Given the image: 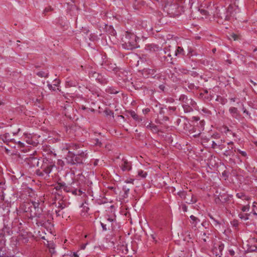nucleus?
I'll use <instances>...</instances> for the list:
<instances>
[{"mask_svg":"<svg viewBox=\"0 0 257 257\" xmlns=\"http://www.w3.org/2000/svg\"><path fill=\"white\" fill-rule=\"evenodd\" d=\"M236 196L238 198L241 199L243 200L248 201L250 199V197H248L247 196H246L244 194V193H242V192H240V193H236Z\"/></svg>","mask_w":257,"mask_h":257,"instance_id":"nucleus-10","label":"nucleus"},{"mask_svg":"<svg viewBox=\"0 0 257 257\" xmlns=\"http://www.w3.org/2000/svg\"><path fill=\"white\" fill-rule=\"evenodd\" d=\"M216 146H217V144L214 141H213L212 142V147L213 148H215Z\"/></svg>","mask_w":257,"mask_h":257,"instance_id":"nucleus-37","label":"nucleus"},{"mask_svg":"<svg viewBox=\"0 0 257 257\" xmlns=\"http://www.w3.org/2000/svg\"><path fill=\"white\" fill-rule=\"evenodd\" d=\"M88 242H87L86 243H84V244H82L81 245V248L82 249H84L86 247V246L87 245V244H88Z\"/></svg>","mask_w":257,"mask_h":257,"instance_id":"nucleus-31","label":"nucleus"},{"mask_svg":"<svg viewBox=\"0 0 257 257\" xmlns=\"http://www.w3.org/2000/svg\"><path fill=\"white\" fill-rule=\"evenodd\" d=\"M190 218L191 220V223L193 225L194 227H196L197 224L199 222H200V220L198 218L194 216V215H191Z\"/></svg>","mask_w":257,"mask_h":257,"instance_id":"nucleus-11","label":"nucleus"},{"mask_svg":"<svg viewBox=\"0 0 257 257\" xmlns=\"http://www.w3.org/2000/svg\"><path fill=\"white\" fill-rule=\"evenodd\" d=\"M85 152L86 151H78L76 154H74L69 151L66 157L67 163L72 165L82 163L83 159L86 157L87 154Z\"/></svg>","mask_w":257,"mask_h":257,"instance_id":"nucleus-4","label":"nucleus"},{"mask_svg":"<svg viewBox=\"0 0 257 257\" xmlns=\"http://www.w3.org/2000/svg\"><path fill=\"white\" fill-rule=\"evenodd\" d=\"M231 37L234 40H236L238 39V36L235 34H232L231 35Z\"/></svg>","mask_w":257,"mask_h":257,"instance_id":"nucleus-25","label":"nucleus"},{"mask_svg":"<svg viewBox=\"0 0 257 257\" xmlns=\"http://www.w3.org/2000/svg\"><path fill=\"white\" fill-rule=\"evenodd\" d=\"M233 9L234 6L229 5L227 10L226 15H224L223 17L221 16V18H224L225 20H229L230 17H234Z\"/></svg>","mask_w":257,"mask_h":257,"instance_id":"nucleus-7","label":"nucleus"},{"mask_svg":"<svg viewBox=\"0 0 257 257\" xmlns=\"http://www.w3.org/2000/svg\"><path fill=\"white\" fill-rule=\"evenodd\" d=\"M163 87L162 86H160V88H161V89H163Z\"/></svg>","mask_w":257,"mask_h":257,"instance_id":"nucleus-50","label":"nucleus"},{"mask_svg":"<svg viewBox=\"0 0 257 257\" xmlns=\"http://www.w3.org/2000/svg\"><path fill=\"white\" fill-rule=\"evenodd\" d=\"M52 10V9L51 7H49L47 8H46L45 10H44V14H46L47 12L51 11Z\"/></svg>","mask_w":257,"mask_h":257,"instance_id":"nucleus-23","label":"nucleus"},{"mask_svg":"<svg viewBox=\"0 0 257 257\" xmlns=\"http://www.w3.org/2000/svg\"><path fill=\"white\" fill-rule=\"evenodd\" d=\"M64 207H65V205H63L62 204L60 203H58V209H59L60 210V209H62L64 208Z\"/></svg>","mask_w":257,"mask_h":257,"instance_id":"nucleus-26","label":"nucleus"},{"mask_svg":"<svg viewBox=\"0 0 257 257\" xmlns=\"http://www.w3.org/2000/svg\"><path fill=\"white\" fill-rule=\"evenodd\" d=\"M148 174L146 172H144L142 170H139L138 171V176L142 178H145Z\"/></svg>","mask_w":257,"mask_h":257,"instance_id":"nucleus-13","label":"nucleus"},{"mask_svg":"<svg viewBox=\"0 0 257 257\" xmlns=\"http://www.w3.org/2000/svg\"><path fill=\"white\" fill-rule=\"evenodd\" d=\"M170 49H168V48H165L164 52V53L167 54V57H170L171 56V54L170 53Z\"/></svg>","mask_w":257,"mask_h":257,"instance_id":"nucleus-22","label":"nucleus"},{"mask_svg":"<svg viewBox=\"0 0 257 257\" xmlns=\"http://www.w3.org/2000/svg\"><path fill=\"white\" fill-rule=\"evenodd\" d=\"M240 154L244 157H245L246 156V153L244 151H240Z\"/></svg>","mask_w":257,"mask_h":257,"instance_id":"nucleus-33","label":"nucleus"},{"mask_svg":"<svg viewBox=\"0 0 257 257\" xmlns=\"http://www.w3.org/2000/svg\"><path fill=\"white\" fill-rule=\"evenodd\" d=\"M139 38L134 33L126 32L122 38V46L127 50H132L138 47V41Z\"/></svg>","mask_w":257,"mask_h":257,"instance_id":"nucleus-2","label":"nucleus"},{"mask_svg":"<svg viewBox=\"0 0 257 257\" xmlns=\"http://www.w3.org/2000/svg\"><path fill=\"white\" fill-rule=\"evenodd\" d=\"M209 216L210 217V218L213 220V221L214 222V224L215 225H218V222L216 220H215V219L212 217V215H209Z\"/></svg>","mask_w":257,"mask_h":257,"instance_id":"nucleus-24","label":"nucleus"},{"mask_svg":"<svg viewBox=\"0 0 257 257\" xmlns=\"http://www.w3.org/2000/svg\"><path fill=\"white\" fill-rule=\"evenodd\" d=\"M37 75L41 77H46L48 76V73L42 71L38 72Z\"/></svg>","mask_w":257,"mask_h":257,"instance_id":"nucleus-19","label":"nucleus"},{"mask_svg":"<svg viewBox=\"0 0 257 257\" xmlns=\"http://www.w3.org/2000/svg\"><path fill=\"white\" fill-rule=\"evenodd\" d=\"M230 148H231V149H233V146H231Z\"/></svg>","mask_w":257,"mask_h":257,"instance_id":"nucleus-49","label":"nucleus"},{"mask_svg":"<svg viewBox=\"0 0 257 257\" xmlns=\"http://www.w3.org/2000/svg\"><path fill=\"white\" fill-rule=\"evenodd\" d=\"M180 54H184V50L181 47H178L177 49L175 51V55L177 56Z\"/></svg>","mask_w":257,"mask_h":257,"instance_id":"nucleus-15","label":"nucleus"},{"mask_svg":"<svg viewBox=\"0 0 257 257\" xmlns=\"http://www.w3.org/2000/svg\"><path fill=\"white\" fill-rule=\"evenodd\" d=\"M249 215V214H248V213H240L238 214L239 217L241 219L243 220H246L248 219Z\"/></svg>","mask_w":257,"mask_h":257,"instance_id":"nucleus-14","label":"nucleus"},{"mask_svg":"<svg viewBox=\"0 0 257 257\" xmlns=\"http://www.w3.org/2000/svg\"><path fill=\"white\" fill-rule=\"evenodd\" d=\"M250 82L253 84V85H256V83H255L254 81H253L252 80H250Z\"/></svg>","mask_w":257,"mask_h":257,"instance_id":"nucleus-43","label":"nucleus"},{"mask_svg":"<svg viewBox=\"0 0 257 257\" xmlns=\"http://www.w3.org/2000/svg\"><path fill=\"white\" fill-rule=\"evenodd\" d=\"M109 220L110 221H112V219H109Z\"/></svg>","mask_w":257,"mask_h":257,"instance_id":"nucleus-52","label":"nucleus"},{"mask_svg":"<svg viewBox=\"0 0 257 257\" xmlns=\"http://www.w3.org/2000/svg\"><path fill=\"white\" fill-rule=\"evenodd\" d=\"M130 114L134 119L138 121L142 120V119L140 118L139 116L135 113V111H131Z\"/></svg>","mask_w":257,"mask_h":257,"instance_id":"nucleus-17","label":"nucleus"},{"mask_svg":"<svg viewBox=\"0 0 257 257\" xmlns=\"http://www.w3.org/2000/svg\"><path fill=\"white\" fill-rule=\"evenodd\" d=\"M72 257H78V255L74 253Z\"/></svg>","mask_w":257,"mask_h":257,"instance_id":"nucleus-42","label":"nucleus"},{"mask_svg":"<svg viewBox=\"0 0 257 257\" xmlns=\"http://www.w3.org/2000/svg\"><path fill=\"white\" fill-rule=\"evenodd\" d=\"M134 182V180L133 179H132L130 181H127V183H133Z\"/></svg>","mask_w":257,"mask_h":257,"instance_id":"nucleus-44","label":"nucleus"},{"mask_svg":"<svg viewBox=\"0 0 257 257\" xmlns=\"http://www.w3.org/2000/svg\"><path fill=\"white\" fill-rule=\"evenodd\" d=\"M122 171H129L132 169V164L127 160L123 159L121 164L119 165Z\"/></svg>","mask_w":257,"mask_h":257,"instance_id":"nucleus-6","label":"nucleus"},{"mask_svg":"<svg viewBox=\"0 0 257 257\" xmlns=\"http://www.w3.org/2000/svg\"><path fill=\"white\" fill-rule=\"evenodd\" d=\"M249 209L250 206L249 203H248L247 205L242 206L241 208V210L242 212H248L249 211Z\"/></svg>","mask_w":257,"mask_h":257,"instance_id":"nucleus-16","label":"nucleus"},{"mask_svg":"<svg viewBox=\"0 0 257 257\" xmlns=\"http://www.w3.org/2000/svg\"><path fill=\"white\" fill-rule=\"evenodd\" d=\"M18 145L20 147H23L24 146V143L20 141L18 142Z\"/></svg>","mask_w":257,"mask_h":257,"instance_id":"nucleus-32","label":"nucleus"},{"mask_svg":"<svg viewBox=\"0 0 257 257\" xmlns=\"http://www.w3.org/2000/svg\"><path fill=\"white\" fill-rule=\"evenodd\" d=\"M150 109L149 108H145V109L143 110V112L145 114L148 113L149 112H150Z\"/></svg>","mask_w":257,"mask_h":257,"instance_id":"nucleus-29","label":"nucleus"},{"mask_svg":"<svg viewBox=\"0 0 257 257\" xmlns=\"http://www.w3.org/2000/svg\"><path fill=\"white\" fill-rule=\"evenodd\" d=\"M243 112L248 114V111L246 109L243 110Z\"/></svg>","mask_w":257,"mask_h":257,"instance_id":"nucleus-45","label":"nucleus"},{"mask_svg":"<svg viewBox=\"0 0 257 257\" xmlns=\"http://www.w3.org/2000/svg\"><path fill=\"white\" fill-rule=\"evenodd\" d=\"M69 147L71 148L72 149L77 150L78 149H79L81 147V146H80V145H79V144H73L71 145H70L69 146Z\"/></svg>","mask_w":257,"mask_h":257,"instance_id":"nucleus-21","label":"nucleus"},{"mask_svg":"<svg viewBox=\"0 0 257 257\" xmlns=\"http://www.w3.org/2000/svg\"><path fill=\"white\" fill-rule=\"evenodd\" d=\"M201 130H199V132L198 133L193 135V136L194 137H198L201 134Z\"/></svg>","mask_w":257,"mask_h":257,"instance_id":"nucleus-35","label":"nucleus"},{"mask_svg":"<svg viewBox=\"0 0 257 257\" xmlns=\"http://www.w3.org/2000/svg\"><path fill=\"white\" fill-rule=\"evenodd\" d=\"M169 109H170V110H173V111H174V110L176 109V108H175V107H170L169 108Z\"/></svg>","mask_w":257,"mask_h":257,"instance_id":"nucleus-40","label":"nucleus"},{"mask_svg":"<svg viewBox=\"0 0 257 257\" xmlns=\"http://www.w3.org/2000/svg\"><path fill=\"white\" fill-rule=\"evenodd\" d=\"M179 100L181 101L182 107L184 111L189 112L192 110V107H195L196 103L191 98H188L185 95H181L179 97Z\"/></svg>","mask_w":257,"mask_h":257,"instance_id":"nucleus-5","label":"nucleus"},{"mask_svg":"<svg viewBox=\"0 0 257 257\" xmlns=\"http://www.w3.org/2000/svg\"><path fill=\"white\" fill-rule=\"evenodd\" d=\"M60 212V209L58 210H56L55 211V212H56V213L57 216H60V214H59Z\"/></svg>","mask_w":257,"mask_h":257,"instance_id":"nucleus-38","label":"nucleus"},{"mask_svg":"<svg viewBox=\"0 0 257 257\" xmlns=\"http://www.w3.org/2000/svg\"><path fill=\"white\" fill-rule=\"evenodd\" d=\"M93 143L95 146H97L100 147H101L102 145V143L99 141L98 139H94Z\"/></svg>","mask_w":257,"mask_h":257,"instance_id":"nucleus-20","label":"nucleus"},{"mask_svg":"<svg viewBox=\"0 0 257 257\" xmlns=\"http://www.w3.org/2000/svg\"><path fill=\"white\" fill-rule=\"evenodd\" d=\"M48 87L49 88L50 90H55V88L56 87L55 86H53L51 84H48Z\"/></svg>","mask_w":257,"mask_h":257,"instance_id":"nucleus-28","label":"nucleus"},{"mask_svg":"<svg viewBox=\"0 0 257 257\" xmlns=\"http://www.w3.org/2000/svg\"><path fill=\"white\" fill-rule=\"evenodd\" d=\"M233 197L231 195L223 194L220 195V200H223L224 202H227Z\"/></svg>","mask_w":257,"mask_h":257,"instance_id":"nucleus-12","label":"nucleus"},{"mask_svg":"<svg viewBox=\"0 0 257 257\" xmlns=\"http://www.w3.org/2000/svg\"><path fill=\"white\" fill-rule=\"evenodd\" d=\"M24 137V139L26 140V142L28 144L34 145L36 144V143L33 140L31 134H25Z\"/></svg>","mask_w":257,"mask_h":257,"instance_id":"nucleus-9","label":"nucleus"},{"mask_svg":"<svg viewBox=\"0 0 257 257\" xmlns=\"http://www.w3.org/2000/svg\"><path fill=\"white\" fill-rule=\"evenodd\" d=\"M56 168V167L54 163L51 160L45 159L43 161L41 169L37 170L36 173L38 176L45 179H47L49 178L50 174L52 172L53 169Z\"/></svg>","mask_w":257,"mask_h":257,"instance_id":"nucleus-3","label":"nucleus"},{"mask_svg":"<svg viewBox=\"0 0 257 257\" xmlns=\"http://www.w3.org/2000/svg\"><path fill=\"white\" fill-rule=\"evenodd\" d=\"M87 237V235H85L84 237L86 238Z\"/></svg>","mask_w":257,"mask_h":257,"instance_id":"nucleus-51","label":"nucleus"},{"mask_svg":"<svg viewBox=\"0 0 257 257\" xmlns=\"http://www.w3.org/2000/svg\"><path fill=\"white\" fill-rule=\"evenodd\" d=\"M200 125H201V127H202L201 130H203V126L204 125V121H201L200 122Z\"/></svg>","mask_w":257,"mask_h":257,"instance_id":"nucleus-34","label":"nucleus"},{"mask_svg":"<svg viewBox=\"0 0 257 257\" xmlns=\"http://www.w3.org/2000/svg\"><path fill=\"white\" fill-rule=\"evenodd\" d=\"M229 111L232 116L234 118L238 119L239 117V115L238 113L237 109L236 107H231L229 108Z\"/></svg>","mask_w":257,"mask_h":257,"instance_id":"nucleus-8","label":"nucleus"},{"mask_svg":"<svg viewBox=\"0 0 257 257\" xmlns=\"http://www.w3.org/2000/svg\"><path fill=\"white\" fill-rule=\"evenodd\" d=\"M50 251L51 253H53V252H54V249H50Z\"/></svg>","mask_w":257,"mask_h":257,"instance_id":"nucleus-46","label":"nucleus"},{"mask_svg":"<svg viewBox=\"0 0 257 257\" xmlns=\"http://www.w3.org/2000/svg\"><path fill=\"white\" fill-rule=\"evenodd\" d=\"M200 13L204 15H206L207 14V12L205 10H201Z\"/></svg>","mask_w":257,"mask_h":257,"instance_id":"nucleus-30","label":"nucleus"},{"mask_svg":"<svg viewBox=\"0 0 257 257\" xmlns=\"http://www.w3.org/2000/svg\"><path fill=\"white\" fill-rule=\"evenodd\" d=\"M54 84H53V85H54V86L56 87V86H58V85L59 84L60 81H59V80H56H56H54Z\"/></svg>","mask_w":257,"mask_h":257,"instance_id":"nucleus-27","label":"nucleus"},{"mask_svg":"<svg viewBox=\"0 0 257 257\" xmlns=\"http://www.w3.org/2000/svg\"><path fill=\"white\" fill-rule=\"evenodd\" d=\"M66 85L67 87H72L75 86V82L71 80H68L66 81Z\"/></svg>","mask_w":257,"mask_h":257,"instance_id":"nucleus-18","label":"nucleus"},{"mask_svg":"<svg viewBox=\"0 0 257 257\" xmlns=\"http://www.w3.org/2000/svg\"><path fill=\"white\" fill-rule=\"evenodd\" d=\"M227 145L229 146H233V143L232 142H229L227 143Z\"/></svg>","mask_w":257,"mask_h":257,"instance_id":"nucleus-39","label":"nucleus"},{"mask_svg":"<svg viewBox=\"0 0 257 257\" xmlns=\"http://www.w3.org/2000/svg\"><path fill=\"white\" fill-rule=\"evenodd\" d=\"M101 225H102L103 230H106V228L105 227V225H103V224H102V223H101Z\"/></svg>","mask_w":257,"mask_h":257,"instance_id":"nucleus-41","label":"nucleus"},{"mask_svg":"<svg viewBox=\"0 0 257 257\" xmlns=\"http://www.w3.org/2000/svg\"><path fill=\"white\" fill-rule=\"evenodd\" d=\"M39 205L38 202H26L21 205L20 209L26 213L28 217L30 218L40 217L43 210L42 208L39 207Z\"/></svg>","mask_w":257,"mask_h":257,"instance_id":"nucleus-1","label":"nucleus"},{"mask_svg":"<svg viewBox=\"0 0 257 257\" xmlns=\"http://www.w3.org/2000/svg\"><path fill=\"white\" fill-rule=\"evenodd\" d=\"M215 51V49H213V51L214 52Z\"/></svg>","mask_w":257,"mask_h":257,"instance_id":"nucleus-53","label":"nucleus"},{"mask_svg":"<svg viewBox=\"0 0 257 257\" xmlns=\"http://www.w3.org/2000/svg\"><path fill=\"white\" fill-rule=\"evenodd\" d=\"M236 151V150H234L233 151H230V152L228 153L227 151L226 152V153L228 154V155H233L234 154V152H235Z\"/></svg>","mask_w":257,"mask_h":257,"instance_id":"nucleus-36","label":"nucleus"},{"mask_svg":"<svg viewBox=\"0 0 257 257\" xmlns=\"http://www.w3.org/2000/svg\"><path fill=\"white\" fill-rule=\"evenodd\" d=\"M34 161H36V162H37V164H38V163H39V162H38V161L36 159H34Z\"/></svg>","mask_w":257,"mask_h":257,"instance_id":"nucleus-47","label":"nucleus"},{"mask_svg":"<svg viewBox=\"0 0 257 257\" xmlns=\"http://www.w3.org/2000/svg\"><path fill=\"white\" fill-rule=\"evenodd\" d=\"M237 152L240 153V152L241 151V150H240L239 149H237Z\"/></svg>","mask_w":257,"mask_h":257,"instance_id":"nucleus-48","label":"nucleus"}]
</instances>
